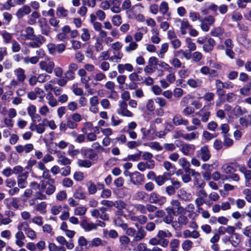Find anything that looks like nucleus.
<instances>
[{
    "label": "nucleus",
    "instance_id": "obj_1",
    "mask_svg": "<svg viewBox=\"0 0 251 251\" xmlns=\"http://www.w3.org/2000/svg\"><path fill=\"white\" fill-rule=\"evenodd\" d=\"M135 226L137 228V230L133 227H128V225H127L126 228L124 229L125 230L126 235L128 237H133L132 240V242L133 243L138 242L142 240L145 238L147 234L146 231L142 227H139L138 224H135Z\"/></svg>",
    "mask_w": 251,
    "mask_h": 251
},
{
    "label": "nucleus",
    "instance_id": "obj_2",
    "mask_svg": "<svg viewBox=\"0 0 251 251\" xmlns=\"http://www.w3.org/2000/svg\"><path fill=\"white\" fill-rule=\"evenodd\" d=\"M37 167L38 169L43 171L42 175V176H38L36 175L34 173L32 172L31 176L32 177L38 179L43 178L44 179H47V181H50V182H52L54 180H55L53 178L51 177L49 170L46 167L45 165L42 162H37Z\"/></svg>",
    "mask_w": 251,
    "mask_h": 251
},
{
    "label": "nucleus",
    "instance_id": "obj_3",
    "mask_svg": "<svg viewBox=\"0 0 251 251\" xmlns=\"http://www.w3.org/2000/svg\"><path fill=\"white\" fill-rule=\"evenodd\" d=\"M119 107L117 109V113L121 116L126 117H132L133 114L127 109L126 102L120 100L118 103Z\"/></svg>",
    "mask_w": 251,
    "mask_h": 251
},
{
    "label": "nucleus",
    "instance_id": "obj_4",
    "mask_svg": "<svg viewBox=\"0 0 251 251\" xmlns=\"http://www.w3.org/2000/svg\"><path fill=\"white\" fill-rule=\"evenodd\" d=\"M215 22V18L212 15H209L203 18H201V28L204 32H207L210 29V26L212 25Z\"/></svg>",
    "mask_w": 251,
    "mask_h": 251
},
{
    "label": "nucleus",
    "instance_id": "obj_5",
    "mask_svg": "<svg viewBox=\"0 0 251 251\" xmlns=\"http://www.w3.org/2000/svg\"><path fill=\"white\" fill-rule=\"evenodd\" d=\"M185 214H180L178 217L177 220L174 221L172 224V227L176 230H179L185 226L189 222V219L185 215Z\"/></svg>",
    "mask_w": 251,
    "mask_h": 251
},
{
    "label": "nucleus",
    "instance_id": "obj_6",
    "mask_svg": "<svg viewBox=\"0 0 251 251\" xmlns=\"http://www.w3.org/2000/svg\"><path fill=\"white\" fill-rule=\"evenodd\" d=\"M196 154L198 157L204 162L209 160L211 157L210 151L207 145L201 147L199 150L197 151Z\"/></svg>",
    "mask_w": 251,
    "mask_h": 251
},
{
    "label": "nucleus",
    "instance_id": "obj_7",
    "mask_svg": "<svg viewBox=\"0 0 251 251\" xmlns=\"http://www.w3.org/2000/svg\"><path fill=\"white\" fill-rule=\"evenodd\" d=\"M196 115L201 118L202 123L208 122L211 115L210 107L209 106H204L199 111L196 113Z\"/></svg>",
    "mask_w": 251,
    "mask_h": 251
},
{
    "label": "nucleus",
    "instance_id": "obj_8",
    "mask_svg": "<svg viewBox=\"0 0 251 251\" xmlns=\"http://www.w3.org/2000/svg\"><path fill=\"white\" fill-rule=\"evenodd\" d=\"M47 48L50 54L54 55L56 52L59 53H62L66 49V46L64 44L55 45L53 43H49L47 45Z\"/></svg>",
    "mask_w": 251,
    "mask_h": 251
},
{
    "label": "nucleus",
    "instance_id": "obj_9",
    "mask_svg": "<svg viewBox=\"0 0 251 251\" xmlns=\"http://www.w3.org/2000/svg\"><path fill=\"white\" fill-rule=\"evenodd\" d=\"M129 176L130 177L131 182L136 185H141L145 181L144 176L138 172L129 173Z\"/></svg>",
    "mask_w": 251,
    "mask_h": 251
},
{
    "label": "nucleus",
    "instance_id": "obj_10",
    "mask_svg": "<svg viewBox=\"0 0 251 251\" xmlns=\"http://www.w3.org/2000/svg\"><path fill=\"white\" fill-rule=\"evenodd\" d=\"M149 200L151 203L158 204L159 205L164 204L166 201V198L160 196L156 192H152L150 194Z\"/></svg>",
    "mask_w": 251,
    "mask_h": 251
},
{
    "label": "nucleus",
    "instance_id": "obj_11",
    "mask_svg": "<svg viewBox=\"0 0 251 251\" xmlns=\"http://www.w3.org/2000/svg\"><path fill=\"white\" fill-rule=\"evenodd\" d=\"M179 147V151L185 156H190L195 150V146L193 144L183 143Z\"/></svg>",
    "mask_w": 251,
    "mask_h": 251
},
{
    "label": "nucleus",
    "instance_id": "obj_12",
    "mask_svg": "<svg viewBox=\"0 0 251 251\" xmlns=\"http://www.w3.org/2000/svg\"><path fill=\"white\" fill-rule=\"evenodd\" d=\"M16 151L19 154H22L25 152V154L32 151L34 149V146L32 144L28 143L25 145H18L15 147Z\"/></svg>",
    "mask_w": 251,
    "mask_h": 251
},
{
    "label": "nucleus",
    "instance_id": "obj_13",
    "mask_svg": "<svg viewBox=\"0 0 251 251\" xmlns=\"http://www.w3.org/2000/svg\"><path fill=\"white\" fill-rule=\"evenodd\" d=\"M39 65L41 70L46 71L48 74H51L52 73L55 66L54 63L51 61L48 62L45 61H41Z\"/></svg>",
    "mask_w": 251,
    "mask_h": 251
},
{
    "label": "nucleus",
    "instance_id": "obj_14",
    "mask_svg": "<svg viewBox=\"0 0 251 251\" xmlns=\"http://www.w3.org/2000/svg\"><path fill=\"white\" fill-rule=\"evenodd\" d=\"M239 171L244 176L246 186H251V170H248L245 166H242L239 168Z\"/></svg>",
    "mask_w": 251,
    "mask_h": 251
},
{
    "label": "nucleus",
    "instance_id": "obj_15",
    "mask_svg": "<svg viewBox=\"0 0 251 251\" xmlns=\"http://www.w3.org/2000/svg\"><path fill=\"white\" fill-rule=\"evenodd\" d=\"M149 244L154 247L157 246V245H160L161 247L163 248H166L168 247L169 245V240H161L159 238H158L157 237H152L149 240Z\"/></svg>",
    "mask_w": 251,
    "mask_h": 251
},
{
    "label": "nucleus",
    "instance_id": "obj_16",
    "mask_svg": "<svg viewBox=\"0 0 251 251\" xmlns=\"http://www.w3.org/2000/svg\"><path fill=\"white\" fill-rule=\"evenodd\" d=\"M32 40L33 41L28 43L27 46L29 47L36 48L40 47L43 43L45 42L46 40L44 36L39 35L34 37V39Z\"/></svg>",
    "mask_w": 251,
    "mask_h": 251
},
{
    "label": "nucleus",
    "instance_id": "obj_17",
    "mask_svg": "<svg viewBox=\"0 0 251 251\" xmlns=\"http://www.w3.org/2000/svg\"><path fill=\"white\" fill-rule=\"evenodd\" d=\"M81 152L82 155L92 160H96L97 154L92 149L82 148Z\"/></svg>",
    "mask_w": 251,
    "mask_h": 251
},
{
    "label": "nucleus",
    "instance_id": "obj_18",
    "mask_svg": "<svg viewBox=\"0 0 251 251\" xmlns=\"http://www.w3.org/2000/svg\"><path fill=\"white\" fill-rule=\"evenodd\" d=\"M31 12L30 6L28 5H25L17 10L15 15L18 19H22L25 15H28Z\"/></svg>",
    "mask_w": 251,
    "mask_h": 251
},
{
    "label": "nucleus",
    "instance_id": "obj_19",
    "mask_svg": "<svg viewBox=\"0 0 251 251\" xmlns=\"http://www.w3.org/2000/svg\"><path fill=\"white\" fill-rule=\"evenodd\" d=\"M238 42L244 48L247 49L251 48V42L248 39L245 35L239 34L237 37Z\"/></svg>",
    "mask_w": 251,
    "mask_h": 251
},
{
    "label": "nucleus",
    "instance_id": "obj_20",
    "mask_svg": "<svg viewBox=\"0 0 251 251\" xmlns=\"http://www.w3.org/2000/svg\"><path fill=\"white\" fill-rule=\"evenodd\" d=\"M171 204L174 210H176V214H185L186 209L181 206L180 202L176 200H172L171 201Z\"/></svg>",
    "mask_w": 251,
    "mask_h": 251
},
{
    "label": "nucleus",
    "instance_id": "obj_21",
    "mask_svg": "<svg viewBox=\"0 0 251 251\" xmlns=\"http://www.w3.org/2000/svg\"><path fill=\"white\" fill-rule=\"evenodd\" d=\"M15 244L19 247H23L25 244V237L23 231H18L15 235Z\"/></svg>",
    "mask_w": 251,
    "mask_h": 251
},
{
    "label": "nucleus",
    "instance_id": "obj_22",
    "mask_svg": "<svg viewBox=\"0 0 251 251\" xmlns=\"http://www.w3.org/2000/svg\"><path fill=\"white\" fill-rule=\"evenodd\" d=\"M215 44V41L213 39L211 38H208L205 40V42L203 45L202 49L203 51L205 52H211L213 50Z\"/></svg>",
    "mask_w": 251,
    "mask_h": 251
},
{
    "label": "nucleus",
    "instance_id": "obj_23",
    "mask_svg": "<svg viewBox=\"0 0 251 251\" xmlns=\"http://www.w3.org/2000/svg\"><path fill=\"white\" fill-rule=\"evenodd\" d=\"M14 74L16 77V79L23 84L26 79L25 71L22 68H18L14 71Z\"/></svg>",
    "mask_w": 251,
    "mask_h": 251
},
{
    "label": "nucleus",
    "instance_id": "obj_24",
    "mask_svg": "<svg viewBox=\"0 0 251 251\" xmlns=\"http://www.w3.org/2000/svg\"><path fill=\"white\" fill-rule=\"evenodd\" d=\"M57 163L62 165L67 166L70 165L72 161L65 155V153L58 152L57 154Z\"/></svg>",
    "mask_w": 251,
    "mask_h": 251
},
{
    "label": "nucleus",
    "instance_id": "obj_25",
    "mask_svg": "<svg viewBox=\"0 0 251 251\" xmlns=\"http://www.w3.org/2000/svg\"><path fill=\"white\" fill-rule=\"evenodd\" d=\"M28 176V173L25 172L24 175L22 176H17V184L18 187L20 188L23 189L26 187L27 182L26 179Z\"/></svg>",
    "mask_w": 251,
    "mask_h": 251
},
{
    "label": "nucleus",
    "instance_id": "obj_26",
    "mask_svg": "<svg viewBox=\"0 0 251 251\" xmlns=\"http://www.w3.org/2000/svg\"><path fill=\"white\" fill-rule=\"evenodd\" d=\"M56 241L61 245H65L67 248L72 250L74 248V244L72 240L67 242L65 237L63 236H58L56 238Z\"/></svg>",
    "mask_w": 251,
    "mask_h": 251
},
{
    "label": "nucleus",
    "instance_id": "obj_27",
    "mask_svg": "<svg viewBox=\"0 0 251 251\" xmlns=\"http://www.w3.org/2000/svg\"><path fill=\"white\" fill-rule=\"evenodd\" d=\"M81 226L86 231L97 229V225L92 222H88L86 220L82 221Z\"/></svg>",
    "mask_w": 251,
    "mask_h": 251
},
{
    "label": "nucleus",
    "instance_id": "obj_28",
    "mask_svg": "<svg viewBox=\"0 0 251 251\" xmlns=\"http://www.w3.org/2000/svg\"><path fill=\"white\" fill-rule=\"evenodd\" d=\"M173 122L176 126L180 125L188 126L189 124V122L187 120L184 119L181 115L178 114L176 115L173 117Z\"/></svg>",
    "mask_w": 251,
    "mask_h": 251
},
{
    "label": "nucleus",
    "instance_id": "obj_29",
    "mask_svg": "<svg viewBox=\"0 0 251 251\" xmlns=\"http://www.w3.org/2000/svg\"><path fill=\"white\" fill-rule=\"evenodd\" d=\"M121 2L120 0H111V11L114 13H119L122 11Z\"/></svg>",
    "mask_w": 251,
    "mask_h": 251
},
{
    "label": "nucleus",
    "instance_id": "obj_30",
    "mask_svg": "<svg viewBox=\"0 0 251 251\" xmlns=\"http://www.w3.org/2000/svg\"><path fill=\"white\" fill-rule=\"evenodd\" d=\"M177 196L180 199L186 201H191L193 199L192 195L184 189H180L178 191Z\"/></svg>",
    "mask_w": 251,
    "mask_h": 251
},
{
    "label": "nucleus",
    "instance_id": "obj_31",
    "mask_svg": "<svg viewBox=\"0 0 251 251\" xmlns=\"http://www.w3.org/2000/svg\"><path fill=\"white\" fill-rule=\"evenodd\" d=\"M73 197L77 200H85L86 197V194L83 190L82 187L79 186L75 189Z\"/></svg>",
    "mask_w": 251,
    "mask_h": 251
},
{
    "label": "nucleus",
    "instance_id": "obj_32",
    "mask_svg": "<svg viewBox=\"0 0 251 251\" xmlns=\"http://www.w3.org/2000/svg\"><path fill=\"white\" fill-rule=\"evenodd\" d=\"M130 242V238L126 235H122L119 237V242L122 249L126 250Z\"/></svg>",
    "mask_w": 251,
    "mask_h": 251
},
{
    "label": "nucleus",
    "instance_id": "obj_33",
    "mask_svg": "<svg viewBox=\"0 0 251 251\" xmlns=\"http://www.w3.org/2000/svg\"><path fill=\"white\" fill-rule=\"evenodd\" d=\"M27 111L33 122L35 121L36 119L40 117L39 115L36 114V108L34 105H30L27 107Z\"/></svg>",
    "mask_w": 251,
    "mask_h": 251
},
{
    "label": "nucleus",
    "instance_id": "obj_34",
    "mask_svg": "<svg viewBox=\"0 0 251 251\" xmlns=\"http://www.w3.org/2000/svg\"><path fill=\"white\" fill-rule=\"evenodd\" d=\"M1 36L3 40L5 45L11 43L14 39H13V34L6 31H3L1 33Z\"/></svg>",
    "mask_w": 251,
    "mask_h": 251
},
{
    "label": "nucleus",
    "instance_id": "obj_35",
    "mask_svg": "<svg viewBox=\"0 0 251 251\" xmlns=\"http://www.w3.org/2000/svg\"><path fill=\"white\" fill-rule=\"evenodd\" d=\"M86 185L87 187L88 193L91 195L95 194L98 190L97 185L92 180H89L87 182Z\"/></svg>",
    "mask_w": 251,
    "mask_h": 251
},
{
    "label": "nucleus",
    "instance_id": "obj_36",
    "mask_svg": "<svg viewBox=\"0 0 251 251\" xmlns=\"http://www.w3.org/2000/svg\"><path fill=\"white\" fill-rule=\"evenodd\" d=\"M47 204L45 201H42L35 205L34 209L39 212L41 214H45L46 213V208Z\"/></svg>",
    "mask_w": 251,
    "mask_h": 251
},
{
    "label": "nucleus",
    "instance_id": "obj_37",
    "mask_svg": "<svg viewBox=\"0 0 251 251\" xmlns=\"http://www.w3.org/2000/svg\"><path fill=\"white\" fill-rule=\"evenodd\" d=\"M159 10L163 15L168 14L169 11V7L168 2L165 1H162L159 7Z\"/></svg>",
    "mask_w": 251,
    "mask_h": 251
},
{
    "label": "nucleus",
    "instance_id": "obj_38",
    "mask_svg": "<svg viewBox=\"0 0 251 251\" xmlns=\"http://www.w3.org/2000/svg\"><path fill=\"white\" fill-rule=\"evenodd\" d=\"M192 26L190 25L187 20H183L181 21L180 31L182 35H185L187 33V29H190Z\"/></svg>",
    "mask_w": 251,
    "mask_h": 251
},
{
    "label": "nucleus",
    "instance_id": "obj_39",
    "mask_svg": "<svg viewBox=\"0 0 251 251\" xmlns=\"http://www.w3.org/2000/svg\"><path fill=\"white\" fill-rule=\"evenodd\" d=\"M55 180L52 182H48V185H47L46 189L45 190V194L47 195H51L54 193L56 190V187L54 185Z\"/></svg>",
    "mask_w": 251,
    "mask_h": 251
},
{
    "label": "nucleus",
    "instance_id": "obj_40",
    "mask_svg": "<svg viewBox=\"0 0 251 251\" xmlns=\"http://www.w3.org/2000/svg\"><path fill=\"white\" fill-rule=\"evenodd\" d=\"M87 210V208L83 206L76 207L74 209V214L78 216H84Z\"/></svg>",
    "mask_w": 251,
    "mask_h": 251
},
{
    "label": "nucleus",
    "instance_id": "obj_41",
    "mask_svg": "<svg viewBox=\"0 0 251 251\" xmlns=\"http://www.w3.org/2000/svg\"><path fill=\"white\" fill-rule=\"evenodd\" d=\"M26 34L24 35L25 37L29 40H33L34 37H37L34 34V29L32 27L27 26L25 29Z\"/></svg>",
    "mask_w": 251,
    "mask_h": 251
},
{
    "label": "nucleus",
    "instance_id": "obj_42",
    "mask_svg": "<svg viewBox=\"0 0 251 251\" xmlns=\"http://www.w3.org/2000/svg\"><path fill=\"white\" fill-rule=\"evenodd\" d=\"M187 84L192 88L200 87L202 84V80L200 79H190L187 82Z\"/></svg>",
    "mask_w": 251,
    "mask_h": 251
},
{
    "label": "nucleus",
    "instance_id": "obj_43",
    "mask_svg": "<svg viewBox=\"0 0 251 251\" xmlns=\"http://www.w3.org/2000/svg\"><path fill=\"white\" fill-rule=\"evenodd\" d=\"M47 99L48 100V103L51 107H55L57 105L58 100L53 97L52 94L49 92L47 96Z\"/></svg>",
    "mask_w": 251,
    "mask_h": 251
},
{
    "label": "nucleus",
    "instance_id": "obj_44",
    "mask_svg": "<svg viewBox=\"0 0 251 251\" xmlns=\"http://www.w3.org/2000/svg\"><path fill=\"white\" fill-rule=\"evenodd\" d=\"M106 244V241L102 240L100 238H95L92 240L91 245L92 247L105 246Z\"/></svg>",
    "mask_w": 251,
    "mask_h": 251
},
{
    "label": "nucleus",
    "instance_id": "obj_45",
    "mask_svg": "<svg viewBox=\"0 0 251 251\" xmlns=\"http://www.w3.org/2000/svg\"><path fill=\"white\" fill-rule=\"evenodd\" d=\"M233 114L236 116H241L246 113L247 110L245 108L242 109L241 106L236 105L232 110Z\"/></svg>",
    "mask_w": 251,
    "mask_h": 251
},
{
    "label": "nucleus",
    "instance_id": "obj_46",
    "mask_svg": "<svg viewBox=\"0 0 251 251\" xmlns=\"http://www.w3.org/2000/svg\"><path fill=\"white\" fill-rule=\"evenodd\" d=\"M224 32V30L221 27H217L212 28L210 31L211 36L214 37H220L222 36Z\"/></svg>",
    "mask_w": 251,
    "mask_h": 251
},
{
    "label": "nucleus",
    "instance_id": "obj_47",
    "mask_svg": "<svg viewBox=\"0 0 251 251\" xmlns=\"http://www.w3.org/2000/svg\"><path fill=\"white\" fill-rule=\"evenodd\" d=\"M147 196V194L144 191H137L133 196L134 200L137 201H144Z\"/></svg>",
    "mask_w": 251,
    "mask_h": 251
},
{
    "label": "nucleus",
    "instance_id": "obj_48",
    "mask_svg": "<svg viewBox=\"0 0 251 251\" xmlns=\"http://www.w3.org/2000/svg\"><path fill=\"white\" fill-rule=\"evenodd\" d=\"M49 251H66L63 246H57L53 243H50L48 245Z\"/></svg>",
    "mask_w": 251,
    "mask_h": 251
},
{
    "label": "nucleus",
    "instance_id": "obj_49",
    "mask_svg": "<svg viewBox=\"0 0 251 251\" xmlns=\"http://www.w3.org/2000/svg\"><path fill=\"white\" fill-rule=\"evenodd\" d=\"M184 139L191 141L199 137V133L198 132H193L190 133H187L181 135Z\"/></svg>",
    "mask_w": 251,
    "mask_h": 251
},
{
    "label": "nucleus",
    "instance_id": "obj_50",
    "mask_svg": "<svg viewBox=\"0 0 251 251\" xmlns=\"http://www.w3.org/2000/svg\"><path fill=\"white\" fill-rule=\"evenodd\" d=\"M240 94L244 96L251 94V84L247 85L240 89Z\"/></svg>",
    "mask_w": 251,
    "mask_h": 251
},
{
    "label": "nucleus",
    "instance_id": "obj_51",
    "mask_svg": "<svg viewBox=\"0 0 251 251\" xmlns=\"http://www.w3.org/2000/svg\"><path fill=\"white\" fill-rule=\"evenodd\" d=\"M82 33L81 35V39L84 42H86L90 40L91 36L89 30L86 28L81 29Z\"/></svg>",
    "mask_w": 251,
    "mask_h": 251
},
{
    "label": "nucleus",
    "instance_id": "obj_52",
    "mask_svg": "<svg viewBox=\"0 0 251 251\" xmlns=\"http://www.w3.org/2000/svg\"><path fill=\"white\" fill-rule=\"evenodd\" d=\"M138 47V45L136 42L129 43L127 46L125 47V50L127 53H130L136 50Z\"/></svg>",
    "mask_w": 251,
    "mask_h": 251
},
{
    "label": "nucleus",
    "instance_id": "obj_53",
    "mask_svg": "<svg viewBox=\"0 0 251 251\" xmlns=\"http://www.w3.org/2000/svg\"><path fill=\"white\" fill-rule=\"evenodd\" d=\"M185 42L187 45V48L190 51H194L196 50V45L192 41V39L189 37L185 39Z\"/></svg>",
    "mask_w": 251,
    "mask_h": 251
},
{
    "label": "nucleus",
    "instance_id": "obj_54",
    "mask_svg": "<svg viewBox=\"0 0 251 251\" xmlns=\"http://www.w3.org/2000/svg\"><path fill=\"white\" fill-rule=\"evenodd\" d=\"M93 79L95 81L97 82H100L106 78V75L101 72H99L96 73L93 76Z\"/></svg>",
    "mask_w": 251,
    "mask_h": 251
},
{
    "label": "nucleus",
    "instance_id": "obj_55",
    "mask_svg": "<svg viewBox=\"0 0 251 251\" xmlns=\"http://www.w3.org/2000/svg\"><path fill=\"white\" fill-rule=\"evenodd\" d=\"M25 234H26L27 238L32 240H34L37 238L36 232L30 227L25 232Z\"/></svg>",
    "mask_w": 251,
    "mask_h": 251
},
{
    "label": "nucleus",
    "instance_id": "obj_56",
    "mask_svg": "<svg viewBox=\"0 0 251 251\" xmlns=\"http://www.w3.org/2000/svg\"><path fill=\"white\" fill-rule=\"evenodd\" d=\"M191 58L193 62L198 63L202 59V54L200 51H195L192 53Z\"/></svg>",
    "mask_w": 251,
    "mask_h": 251
},
{
    "label": "nucleus",
    "instance_id": "obj_57",
    "mask_svg": "<svg viewBox=\"0 0 251 251\" xmlns=\"http://www.w3.org/2000/svg\"><path fill=\"white\" fill-rule=\"evenodd\" d=\"M12 171H13V174L17 175L18 176H22V175H24L25 172L24 171V169L23 167L20 165H17L15 166L13 169Z\"/></svg>",
    "mask_w": 251,
    "mask_h": 251
},
{
    "label": "nucleus",
    "instance_id": "obj_58",
    "mask_svg": "<svg viewBox=\"0 0 251 251\" xmlns=\"http://www.w3.org/2000/svg\"><path fill=\"white\" fill-rule=\"evenodd\" d=\"M77 163L80 167L90 168L92 165V162L90 160L86 159H79Z\"/></svg>",
    "mask_w": 251,
    "mask_h": 251
},
{
    "label": "nucleus",
    "instance_id": "obj_59",
    "mask_svg": "<svg viewBox=\"0 0 251 251\" xmlns=\"http://www.w3.org/2000/svg\"><path fill=\"white\" fill-rule=\"evenodd\" d=\"M39 57L36 56L32 57H25L24 58V62L25 64H28L30 63L32 64H35L39 61Z\"/></svg>",
    "mask_w": 251,
    "mask_h": 251
},
{
    "label": "nucleus",
    "instance_id": "obj_60",
    "mask_svg": "<svg viewBox=\"0 0 251 251\" xmlns=\"http://www.w3.org/2000/svg\"><path fill=\"white\" fill-rule=\"evenodd\" d=\"M111 21L113 25L119 26L122 23V18L120 15H115L111 19Z\"/></svg>",
    "mask_w": 251,
    "mask_h": 251
},
{
    "label": "nucleus",
    "instance_id": "obj_61",
    "mask_svg": "<svg viewBox=\"0 0 251 251\" xmlns=\"http://www.w3.org/2000/svg\"><path fill=\"white\" fill-rule=\"evenodd\" d=\"M182 249L185 251H188L193 247V242L189 240H186L183 242L181 245Z\"/></svg>",
    "mask_w": 251,
    "mask_h": 251
},
{
    "label": "nucleus",
    "instance_id": "obj_62",
    "mask_svg": "<svg viewBox=\"0 0 251 251\" xmlns=\"http://www.w3.org/2000/svg\"><path fill=\"white\" fill-rule=\"evenodd\" d=\"M124 54L121 51L117 52L116 53H114L113 55L110 57V61L117 62L121 60Z\"/></svg>",
    "mask_w": 251,
    "mask_h": 251
},
{
    "label": "nucleus",
    "instance_id": "obj_63",
    "mask_svg": "<svg viewBox=\"0 0 251 251\" xmlns=\"http://www.w3.org/2000/svg\"><path fill=\"white\" fill-rule=\"evenodd\" d=\"M169 248L174 249H178L180 245V241L176 238L172 239L170 242L169 241Z\"/></svg>",
    "mask_w": 251,
    "mask_h": 251
},
{
    "label": "nucleus",
    "instance_id": "obj_64",
    "mask_svg": "<svg viewBox=\"0 0 251 251\" xmlns=\"http://www.w3.org/2000/svg\"><path fill=\"white\" fill-rule=\"evenodd\" d=\"M189 18L192 22L199 20L200 22L201 19L199 13L191 11L189 12Z\"/></svg>",
    "mask_w": 251,
    "mask_h": 251
}]
</instances>
